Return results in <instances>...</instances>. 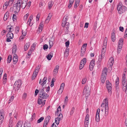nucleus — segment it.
Here are the masks:
<instances>
[{
	"mask_svg": "<svg viewBox=\"0 0 127 127\" xmlns=\"http://www.w3.org/2000/svg\"><path fill=\"white\" fill-rule=\"evenodd\" d=\"M115 32L114 30H113L112 33L111 40L112 41L114 42L115 40Z\"/></svg>",
	"mask_w": 127,
	"mask_h": 127,
	"instance_id": "nucleus-14",
	"label": "nucleus"
},
{
	"mask_svg": "<svg viewBox=\"0 0 127 127\" xmlns=\"http://www.w3.org/2000/svg\"><path fill=\"white\" fill-rule=\"evenodd\" d=\"M89 118H85L84 122V127H88L89 125Z\"/></svg>",
	"mask_w": 127,
	"mask_h": 127,
	"instance_id": "nucleus-21",
	"label": "nucleus"
},
{
	"mask_svg": "<svg viewBox=\"0 0 127 127\" xmlns=\"http://www.w3.org/2000/svg\"><path fill=\"white\" fill-rule=\"evenodd\" d=\"M9 5V2L8 1H6L4 4L3 6V9L4 10L6 9L7 7Z\"/></svg>",
	"mask_w": 127,
	"mask_h": 127,
	"instance_id": "nucleus-25",
	"label": "nucleus"
},
{
	"mask_svg": "<svg viewBox=\"0 0 127 127\" xmlns=\"http://www.w3.org/2000/svg\"><path fill=\"white\" fill-rule=\"evenodd\" d=\"M18 60V58H17V55L16 54H14L13 55V64H16Z\"/></svg>",
	"mask_w": 127,
	"mask_h": 127,
	"instance_id": "nucleus-16",
	"label": "nucleus"
},
{
	"mask_svg": "<svg viewBox=\"0 0 127 127\" xmlns=\"http://www.w3.org/2000/svg\"><path fill=\"white\" fill-rule=\"evenodd\" d=\"M103 49V48H102V52L101 53V54L100 55H99V59H98V61L99 62H101V61H102V57H103V53H102V50Z\"/></svg>",
	"mask_w": 127,
	"mask_h": 127,
	"instance_id": "nucleus-26",
	"label": "nucleus"
},
{
	"mask_svg": "<svg viewBox=\"0 0 127 127\" xmlns=\"http://www.w3.org/2000/svg\"><path fill=\"white\" fill-rule=\"evenodd\" d=\"M123 43V38H121L118 42V46L120 47H122Z\"/></svg>",
	"mask_w": 127,
	"mask_h": 127,
	"instance_id": "nucleus-18",
	"label": "nucleus"
},
{
	"mask_svg": "<svg viewBox=\"0 0 127 127\" xmlns=\"http://www.w3.org/2000/svg\"><path fill=\"white\" fill-rule=\"evenodd\" d=\"M41 65H38L37 66L35 69V70L37 72H39V69L41 67Z\"/></svg>",
	"mask_w": 127,
	"mask_h": 127,
	"instance_id": "nucleus-43",
	"label": "nucleus"
},
{
	"mask_svg": "<svg viewBox=\"0 0 127 127\" xmlns=\"http://www.w3.org/2000/svg\"><path fill=\"white\" fill-rule=\"evenodd\" d=\"M122 47H120L119 46H118V49H117V53H119L121 50V48Z\"/></svg>",
	"mask_w": 127,
	"mask_h": 127,
	"instance_id": "nucleus-58",
	"label": "nucleus"
},
{
	"mask_svg": "<svg viewBox=\"0 0 127 127\" xmlns=\"http://www.w3.org/2000/svg\"><path fill=\"white\" fill-rule=\"evenodd\" d=\"M43 26V25L42 23H40V25L39 26V28L40 29H41V31L42 30Z\"/></svg>",
	"mask_w": 127,
	"mask_h": 127,
	"instance_id": "nucleus-52",
	"label": "nucleus"
},
{
	"mask_svg": "<svg viewBox=\"0 0 127 127\" xmlns=\"http://www.w3.org/2000/svg\"><path fill=\"white\" fill-rule=\"evenodd\" d=\"M59 66L58 65H57L56 66V67H55V68L54 69L55 70L57 71V72H58L59 68Z\"/></svg>",
	"mask_w": 127,
	"mask_h": 127,
	"instance_id": "nucleus-60",
	"label": "nucleus"
},
{
	"mask_svg": "<svg viewBox=\"0 0 127 127\" xmlns=\"http://www.w3.org/2000/svg\"><path fill=\"white\" fill-rule=\"evenodd\" d=\"M30 45V42L27 43L25 44L24 47V49L25 51H26L28 49V48L29 47Z\"/></svg>",
	"mask_w": 127,
	"mask_h": 127,
	"instance_id": "nucleus-28",
	"label": "nucleus"
},
{
	"mask_svg": "<svg viewBox=\"0 0 127 127\" xmlns=\"http://www.w3.org/2000/svg\"><path fill=\"white\" fill-rule=\"evenodd\" d=\"M117 10L118 13L121 14L127 10V8L123 5L120 2L117 6Z\"/></svg>",
	"mask_w": 127,
	"mask_h": 127,
	"instance_id": "nucleus-2",
	"label": "nucleus"
},
{
	"mask_svg": "<svg viewBox=\"0 0 127 127\" xmlns=\"http://www.w3.org/2000/svg\"><path fill=\"white\" fill-rule=\"evenodd\" d=\"M47 79V78L46 77H45L43 78V80L42 81L41 79H40L39 81V83H40V85L43 86L45 84L46 82V80Z\"/></svg>",
	"mask_w": 127,
	"mask_h": 127,
	"instance_id": "nucleus-11",
	"label": "nucleus"
},
{
	"mask_svg": "<svg viewBox=\"0 0 127 127\" xmlns=\"http://www.w3.org/2000/svg\"><path fill=\"white\" fill-rule=\"evenodd\" d=\"M13 31V30L11 29V26H7V31L8 32H11Z\"/></svg>",
	"mask_w": 127,
	"mask_h": 127,
	"instance_id": "nucleus-31",
	"label": "nucleus"
},
{
	"mask_svg": "<svg viewBox=\"0 0 127 127\" xmlns=\"http://www.w3.org/2000/svg\"><path fill=\"white\" fill-rule=\"evenodd\" d=\"M44 119V118L43 117H41L40 119L38 120L37 121V123H39L43 121Z\"/></svg>",
	"mask_w": 127,
	"mask_h": 127,
	"instance_id": "nucleus-49",
	"label": "nucleus"
},
{
	"mask_svg": "<svg viewBox=\"0 0 127 127\" xmlns=\"http://www.w3.org/2000/svg\"><path fill=\"white\" fill-rule=\"evenodd\" d=\"M114 63V58L113 57H111L109 60L108 63V66L111 67H112Z\"/></svg>",
	"mask_w": 127,
	"mask_h": 127,
	"instance_id": "nucleus-9",
	"label": "nucleus"
},
{
	"mask_svg": "<svg viewBox=\"0 0 127 127\" xmlns=\"http://www.w3.org/2000/svg\"><path fill=\"white\" fill-rule=\"evenodd\" d=\"M53 4V2L52 1H51L49 2L48 3V7L49 9H50L52 7Z\"/></svg>",
	"mask_w": 127,
	"mask_h": 127,
	"instance_id": "nucleus-38",
	"label": "nucleus"
},
{
	"mask_svg": "<svg viewBox=\"0 0 127 127\" xmlns=\"http://www.w3.org/2000/svg\"><path fill=\"white\" fill-rule=\"evenodd\" d=\"M62 21V25L63 27H65L67 30H68L69 27V23L68 22Z\"/></svg>",
	"mask_w": 127,
	"mask_h": 127,
	"instance_id": "nucleus-12",
	"label": "nucleus"
},
{
	"mask_svg": "<svg viewBox=\"0 0 127 127\" xmlns=\"http://www.w3.org/2000/svg\"><path fill=\"white\" fill-rule=\"evenodd\" d=\"M100 111V109L99 108L97 109L96 114L95 120L96 121L98 122L99 121V113Z\"/></svg>",
	"mask_w": 127,
	"mask_h": 127,
	"instance_id": "nucleus-13",
	"label": "nucleus"
},
{
	"mask_svg": "<svg viewBox=\"0 0 127 127\" xmlns=\"http://www.w3.org/2000/svg\"><path fill=\"white\" fill-rule=\"evenodd\" d=\"M68 19V16H64V18L63 21H64V22H66V21Z\"/></svg>",
	"mask_w": 127,
	"mask_h": 127,
	"instance_id": "nucleus-51",
	"label": "nucleus"
},
{
	"mask_svg": "<svg viewBox=\"0 0 127 127\" xmlns=\"http://www.w3.org/2000/svg\"><path fill=\"white\" fill-rule=\"evenodd\" d=\"M61 107L60 106H59L57 108V111L55 112L56 115L58 114V113H60L61 112Z\"/></svg>",
	"mask_w": 127,
	"mask_h": 127,
	"instance_id": "nucleus-35",
	"label": "nucleus"
},
{
	"mask_svg": "<svg viewBox=\"0 0 127 127\" xmlns=\"http://www.w3.org/2000/svg\"><path fill=\"white\" fill-rule=\"evenodd\" d=\"M9 13L6 12L4 15L3 19L4 21H6L9 17Z\"/></svg>",
	"mask_w": 127,
	"mask_h": 127,
	"instance_id": "nucleus-34",
	"label": "nucleus"
},
{
	"mask_svg": "<svg viewBox=\"0 0 127 127\" xmlns=\"http://www.w3.org/2000/svg\"><path fill=\"white\" fill-rule=\"evenodd\" d=\"M123 91L126 94H127V83H126V85L123 87L122 89Z\"/></svg>",
	"mask_w": 127,
	"mask_h": 127,
	"instance_id": "nucleus-29",
	"label": "nucleus"
},
{
	"mask_svg": "<svg viewBox=\"0 0 127 127\" xmlns=\"http://www.w3.org/2000/svg\"><path fill=\"white\" fill-rule=\"evenodd\" d=\"M87 45V44L85 43L83 44L81 50H83L84 51H86V46Z\"/></svg>",
	"mask_w": 127,
	"mask_h": 127,
	"instance_id": "nucleus-36",
	"label": "nucleus"
},
{
	"mask_svg": "<svg viewBox=\"0 0 127 127\" xmlns=\"http://www.w3.org/2000/svg\"><path fill=\"white\" fill-rule=\"evenodd\" d=\"M107 39L106 37L105 38L104 40V51H106V48L107 47Z\"/></svg>",
	"mask_w": 127,
	"mask_h": 127,
	"instance_id": "nucleus-15",
	"label": "nucleus"
},
{
	"mask_svg": "<svg viewBox=\"0 0 127 127\" xmlns=\"http://www.w3.org/2000/svg\"><path fill=\"white\" fill-rule=\"evenodd\" d=\"M65 86V84L64 83H62L61 84L60 89L61 90V91L63 90L64 89V87Z\"/></svg>",
	"mask_w": 127,
	"mask_h": 127,
	"instance_id": "nucleus-53",
	"label": "nucleus"
},
{
	"mask_svg": "<svg viewBox=\"0 0 127 127\" xmlns=\"http://www.w3.org/2000/svg\"><path fill=\"white\" fill-rule=\"evenodd\" d=\"M22 35L21 36V37H22V39H23L24 37H25V36L27 34V32L26 31H24L23 30H22Z\"/></svg>",
	"mask_w": 127,
	"mask_h": 127,
	"instance_id": "nucleus-30",
	"label": "nucleus"
},
{
	"mask_svg": "<svg viewBox=\"0 0 127 127\" xmlns=\"http://www.w3.org/2000/svg\"><path fill=\"white\" fill-rule=\"evenodd\" d=\"M91 87L89 86H86L83 91V94L85 95L86 98L87 99L90 93Z\"/></svg>",
	"mask_w": 127,
	"mask_h": 127,
	"instance_id": "nucleus-3",
	"label": "nucleus"
},
{
	"mask_svg": "<svg viewBox=\"0 0 127 127\" xmlns=\"http://www.w3.org/2000/svg\"><path fill=\"white\" fill-rule=\"evenodd\" d=\"M69 49L67 48L65 51L64 52V55L65 57H67L69 53Z\"/></svg>",
	"mask_w": 127,
	"mask_h": 127,
	"instance_id": "nucleus-32",
	"label": "nucleus"
},
{
	"mask_svg": "<svg viewBox=\"0 0 127 127\" xmlns=\"http://www.w3.org/2000/svg\"><path fill=\"white\" fill-rule=\"evenodd\" d=\"M51 39H52L50 40L49 41V46L50 47V49L52 46L53 45V41L52 40H51Z\"/></svg>",
	"mask_w": 127,
	"mask_h": 127,
	"instance_id": "nucleus-45",
	"label": "nucleus"
},
{
	"mask_svg": "<svg viewBox=\"0 0 127 127\" xmlns=\"http://www.w3.org/2000/svg\"><path fill=\"white\" fill-rule=\"evenodd\" d=\"M7 81V75L6 73H5L3 75V84L4 85L6 82Z\"/></svg>",
	"mask_w": 127,
	"mask_h": 127,
	"instance_id": "nucleus-20",
	"label": "nucleus"
},
{
	"mask_svg": "<svg viewBox=\"0 0 127 127\" xmlns=\"http://www.w3.org/2000/svg\"><path fill=\"white\" fill-rule=\"evenodd\" d=\"M105 84L106 88L109 94H111L112 90V85L111 83L108 80H107L105 82Z\"/></svg>",
	"mask_w": 127,
	"mask_h": 127,
	"instance_id": "nucleus-5",
	"label": "nucleus"
},
{
	"mask_svg": "<svg viewBox=\"0 0 127 127\" xmlns=\"http://www.w3.org/2000/svg\"><path fill=\"white\" fill-rule=\"evenodd\" d=\"M37 103L39 104H42V105H43V100L42 99L38 98Z\"/></svg>",
	"mask_w": 127,
	"mask_h": 127,
	"instance_id": "nucleus-39",
	"label": "nucleus"
},
{
	"mask_svg": "<svg viewBox=\"0 0 127 127\" xmlns=\"http://www.w3.org/2000/svg\"><path fill=\"white\" fill-rule=\"evenodd\" d=\"M108 72V69L107 67H105L104 68V79H106L107 73Z\"/></svg>",
	"mask_w": 127,
	"mask_h": 127,
	"instance_id": "nucleus-17",
	"label": "nucleus"
},
{
	"mask_svg": "<svg viewBox=\"0 0 127 127\" xmlns=\"http://www.w3.org/2000/svg\"><path fill=\"white\" fill-rule=\"evenodd\" d=\"M50 119V116L49 115L47 116L45 119L43 124V126H45V127H47V125L48 124Z\"/></svg>",
	"mask_w": 127,
	"mask_h": 127,
	"instance_id": "nucleus-10",
	"label": "nucleus"
},
{
	"mask_svg": "<svg viewBox=\"0 0 127 127\" xmlns=\"http://www.w3.org/2000/svg\"><path fill=\"white\" fill-rule=\"evenodd\" d=\"M22 83L21 81L20 80H19L16 81L14 85V88L18 90L19 87L21 86Z\"/></svg>",
	"mask_w": 127,
	"mask_h": 127,
	"instance_id": "nucleus-8",
	"label": "nucleus"
},
{
	"mask_svg": "<svg viewBox=\"0 0 127 127\" xmlns=\"http://www.w3.org/2000/svg\"><path fill=\"white\" fill-rule=\"evenodd\" d=\"M48 46L47 44H45L43 45V49L44 50L47 49Z\"/></svg>",
	"mask_w": 127,
	"mask_h": 127,
	"instance_id": "nucleus-59",
	"label": "nucleus"
},
{
	"mask_svg": "<svg viewBox=\"0 0 127 127\" xmlns=\"http://www.w3.org/2000/svg\"><path fill=\"white\" fill-rule=\"evenodd\" d=\"M84 64L82 63H80V64L79 66V68L80 69H81L84 67Z\"/></svg>",
	"mask_w": 127,
	"mask_h": 127,
	"instance_id": "nucleus-57",
	"label": "nucleus"
},
{
	"mask_svg": "<svg viewBox=\"0 0 127 127\" xmlns=\"http://www.w3.org/2000/svg\"><path fill=\"white\" fill-rule=\"evenodd\" d=\"M60 120H59L57 119V118H55V121L56 124L58 125L59 124V121Z\"/></svg>",
	"mask_w": 127,
	"mask_h": 127,
	"instance_id": "nucleus-61",
	"label": "nucleus"
},
{
	"mask_svg": "<svg viewBox=\"0 0 127 127\" xmlns=\"http://www.w3.org/2000/svg\"><path fill=\"white\" fill-rule=\"evenodd\" d=\"M12 60V57L11 55H9L8 56L7 60V63H9L10 62L11 60Z\"/></svg>",
	"mask_w": 127,
	"mask_h": 127,
	"instance_id": "nucleus-41",
	"label": "nucleus"
},
{
	"mask_svg": "<svg viewBox=\"0 0 127 127\" xmlns=\"http://www.w3.org/2000/svg\"><path fill=\"white\" fill-rule=\"evenodd\" d=\"M39 95L40 98L44 99L47 98L49 96V95L44 92L43 88L39 89Z\"/></svg>",
	"mask_w": 127,
	"mask_h": 127,
	"instance_id": "nucleus-4",
	"label": "nucleus"
},
{
	"mask_svg": "<svg viewBox=\"0 0 127 127\" xmlns=\"http://www.w3.org/2000/svg\"><path fill=\"white\" fill-rule=\"evenodd\" d=\"M53 56V54L52 53H50L48 55L46 56V58L48 60H51V58Z\"/></svg>",
	"mask_w": 127,
	"mask_h": 127,
	"instance_id": "nucleus-24",
	"label": "nucleus"
},
{
	"mask_svg": "<svg viewBox=\"0 0 127 127\" xmlns=\"http://www.w3.org/2000/svg\"><path fill=\"white\" fill-rule=\"evenodd\" d=\"M24 127H31L30 123H25Z\"/></svg>",
	"mask_w": 127,
	"mask_h": 127,
	"instance_id": "nucleus-44",
	"label": "nucleus"
},
{
	"mask_svg": "<svg viewBox=\"0 0 127 127\" xmlns=\"http://www.w3.org/2000/svg\"><path fill=\"white\" fill-rule=\"evenodd\" d=\"M74 109L75 108L74 107H72V109L70 112V115H72L73 114L74 112Z\"/></svg>",
	"mask_w": 127,
	"mask_h": 127,
	"instance_id": "nucleus-55",
	"label": "nucleus"
},
{
	"mask_svg": "<svg viewBox=\"0 0 127 127\" xmlns=\"http://www.w3.org/2000/svg\"><path fill=\"white\" fill-rule=\"evenodd\" d=\"M4 111L2 110L0 112V119H4Z\"/></svg>",
	"mask_w": 127,
	"mask_h": 127,
	"instance_id": "nucleus-23",
	"label": "nucleus"
},
{
	"mask_svg": "<svg viewBox=\"0 0 127 127\" xmlns=\"http://www.w3.org/2000/svg\"><path fill=\"white\" fill-rule=\"evenodd\" d=\"M90 65L94 66L95 65V60H92L90 63Z\"/></svg>",
	"mask_w": 127,
	"mask_h": 127,
	"instance_id": "nucleus-50",
	"label": "nucleus"
},
{
	"mask_svg": "<svg viewBox=\"0 0 127 127\" xmlns=\"http://www.w3.org/2000/svg\"><path fill=\"white\" fill-rule=\"evenodd\" d=\"M63 115L62 113H60L58 117L56 118H57V119H58L60 121L63 119Z\"/></svg>",
	"mask_w": 127,
	"mask_h": 127,
	"instance_id": "nucleus-33",
	"label": "nucleus"
},
{
	"mask_svg": "<svg viewBox=\"0 0 127 127\" xmlns=\"http://www.w3.org/2000/svg\"><path fill=\"white\" fill-rule=\"evenodd\" d=\"M104 100L105 102V116L106 117L108 113V98H106Z\"/></svg>",
	"mask_w": 127,
	"mask_h": 127,
	"instance_id": "nucleus-6",
	"label": "nucleus"
},
{
	"mask_svg": "<svg viewBox=\"0 0 127 127\" xmlns=\"http://www.w3.org/2000/svg\"><path fill=\"white\" fill-rule=\"evenodd\" d=\"M28 0H18L17 2L14 4L13 9L15 13L18 12L20 10L21 7L24 9L27 4Z\"/></svg>",
	"mask_w": 127,
	"mask_h": 127,
	"instance_id": "nucleus-1",
	"label": "nucleus"
},
{
	"mask_svg": "<svg viewBox=\"0 0 127 127\" xmlns=\"http://www.w3.org/2000/svg\"><path fill=\"white\" fill-rule=\"evenodd\" d=\"M29 14L28 13H27L25 15L24 18V19L25 21H26L27 18H28V16L29 15Z\"/></svg>",
	"mask_w": 127,
	"mask_h": 127,
	"instance_id": "nucleus-54",
	"label": "nucleus"
},
{
	"mask_svg": "<svg viewBox=\"0 0 127 127\" xmlns=\"http://www.w3.org/2000/svg\"><path fill=\"white\" fill-rule=\"evenodd\" d=\"M86 51L83 50H81L80 56H83L85 54V52Z\"/></svg>",
	"mask_w": 127,
	"mask_h": 127,
	"instance_id": "nucleus-56",
	"label": "nucleus"
},
{
	"mask_svg": "<svg viewBox=\"0 0 127 127\" xmlns=\"http://www.w3.org/2000/svg\"><path fill=\"white\" fill-rule=\"evenodd\" d=\"M52 16V14L51 13H49L45 20V22L46 23H48L50 21Z\"/></svg>",
	"mask_w": 127,
	"mask_h": 127,
	"instance_id": "nucleus-19",
	"label": "nucleus"
},
{
	"mask_svg": "<svg viewBox=\"0 0 127 127\" xmlns=\"http://www.w3.org/2000/svg\"><path fill=\"white\" fill-rule=\"evenodd\" d=\"M97 23V21H95L94 24V30L95 31L96 30Z\"/></svg>",
	"mask_w": 127,
	"mask_h": 127,
	"instance_id": "nucleus-42",
	"label": "nucleus"
},
{
	"mask_svg": "<svg viewBox=\"0 0 127 127\" xmlns=\"http://www.w3.org/2000/svg\"><path fill=\"white\" fill-rule=\"evenodd\" d=\"M87 80V78L86 77H85L83 78L82 81V83L83 84H84L86 83Z\"/></svg>",
	"mask_w": 127,
	"mask_h": 127,
	"instance_id": "nucleus-48",
	"label": "nucleus"
},
{
	"mask_svg": "<svg viewBox=\"0 0 127 127\" xmlns=\"http://www.w3.org/2000/svg\"><path fill=\"white\" fill-rule=\"evenodd\" d=\"M6 37L8 38L12 39L13 37V35L12 33L9 32L7 34Z\"/></svg>",
	"mask_w": 127,
	"mask_h": 127,
	"instance_id": "nucleus-22",
	"label": "nucleus"
},
{
	"mask_svg": "<svg viewBox=\"0 0 127 127\" xmlns=\"http://www.w3.org/2000/svg\"><path fill=\"white\" fill-rule=\"evenodd\" d=\"M23 123L21 121H19L17 123L15 127H21Z\"/></svg>",
	"mask_w": 127,
	"mask_h": 127,
	"instance_id": "nucleus-27",
	"label": "nucleus"
},
{
	"mask_svg": "<svg viewBox=\"0 0 127 127\" xmlns=\"http://www.w3.org/2000/svg\"><path fill=\"white\" fill-rule=\"evenodd\" d=\"M27 95V94L26 93H24L23 95V98L24 99L26 98Z\"/></svg>",
	"mask_w": 127,
	"mask_h": 127,
	"instance_id": "nucleus-63",
	"label": "nucleus"
},
{
	"mask_svg": "<svg viewBox=\"0 0 127 127\" xmlns=\"http://www.w3.org/2000/svg\"><path fill=\"white\" fill-rule=\"evenodd\" d=\"M122 81V89L123 87H125L126 85V83L127 82L126 74L124 72L123 75Z\"/></svg>",
	"mask_w": 127,
	"mask_h": 127,
	"instance_id": "nucleus-7",
	"label": "nucleus"
},
{
	"mask_svg": "<svg viewBox=\"0 0 127 127\" xmlns=\"http://www.w3.org/2000/svg\"><path fill=\"white\" fill-rule=\"evenodd\" d=\"M16 51V45H14V46H13V49L12 50V53H15Z\"/></svg>",
	"mask_w": 127,
	"mask_h": 127,
	"instance_id": "nucleus-37",
	"label": "nucleus"
},
{
	"mask_svg": "<svg viewBox=\"0 0 127 127\" xmlns=\"http://www.w3.org/2000/svg\"><path fill=\"white\" fill-rule=\"evenodd\" d=\"M13 21H15L16 20L17 16L15 14H13Z\"/></svg>",
	"mask_w": 127,
	"mask_h": 127,
	"instance_id": "nucleus-64",
	"label": "nucleus"
},
{
	"mask_svg": "<svg viewBox=\"0 0 127 127\" xmlns=\"http://www.w3.org/2000/svg\"><path fill=\"white\" fill-rule=\"evenodd\" d=\"M68 101V97L67 96H66L64 100V104L65 105H66Z\"/></svg>",
	"mask_w": 127,
	"mask_h": 127,
	"instance_id": "nucleus-47",
	"label": "nucleus"
},
{
	"mask_svg": "<svg viewBox=\"0 0 127 127\" xmlns=\"http://www.w3.org/2000/svg\"><path fill=\"white\" fill-rule=\"evenodd\" d=\"M86 58H84L82 59V60L81 61V63L84 64L85 65V64L86 63Z\"/></svg>",
	"mask_w": 127,
	"mask_h": 127,
	"instance_id": "nucleus-40",
	"label": "nucleus"
},
{
	"mask_svg": "<svg viewBox=\"0 0 127 127\" xmlns=\"http://www.w3.org/2000/svg\"><path fill=\"white\" fill-rule=\"evenodd\" d=\"M14 98V96L13 95L12 96H11L10 97V99L9 100V101H10L9 102V103L12 102Z\"/></svg>",
	"mask_w": 127,
	"mask_h": 127,
	"instance_id": "nucleus-62",
	"label": "nucleus"
},
{
	"mask_svg": "<svg viewBox=\"0 0 127 127\" xmlns=\"http://www.w3.org/2000/svg\"><path fill=\"white\" fill-rule=\"evenodd\" d=\"M119 78L118 77H117L116 80V86H117L119 83Z\"/></svg>",
	"mask_w": 127,
	"mask_h": 127,
	"instance_id": "nucleus-46",
	"label": "nucleus"
}]
</instances>
